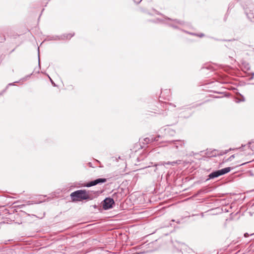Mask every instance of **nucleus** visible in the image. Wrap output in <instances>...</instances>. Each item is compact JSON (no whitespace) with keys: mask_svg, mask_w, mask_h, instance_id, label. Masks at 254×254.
Masks as SVG:
<instances>
[{"mask_svg":"<svg viewBox=\"0 0 254 254\" xmlns=\"http://www.w3.org/2000/svg\"><path fill=\"white\" fill-rule=\"evenodd\" d=\"M71 198L73 201H80L83 200L92 199L90 192L85 190H78L72 192Z\"/></svg>","mask_w":254,"mask_h":254,"instance_id":"obj_1","label":"nucleus"},{"mask_svg":"<svg viewBox=\"0 0 254 254\" xmlns=\"http://www.w3.org/2000/svg\"><path fill=\"white\" fill-rule=\"evenodd\" d=\"M231 171L230 167H226L221 170H219L210 173L209 175V179L217 178L220 176L224 175Z\"/></svg>","mask_w":254,"mask_h":254,"instance_id":"obj_2","label":"nucleus"},{"mask_svg":"<svg viewBox=\"0 0 254 254\" xmlns=\"http://www.w3.org/2000/svg\"><path fill=\"white\" fill-rule=\"evenodd\" d=\"M114 203L113 199L111 198H106L104 200L103 207L105 210L109 209L113 207Z\"/></svg>","mask_w":254,"mask_h":254,"instance_id":"obj_3","label":"nucleus"},{"mask_svg":"<svg viewBox=\"0 0 254 254\" xmlns=\"http://www.w3.org/2000/svg\"><path fill=\"white\" fill-rule=\"evenodd\" d=\"M107 181L106 179L104 178H99L95 180L91 181L90 182L87 183L85 186L87 187H90L92 186H95L100 183H104Z\"/></svg>","mask_w":254,"mask_h":254,"instance_id":"obj_4","label":"nucleus"},{"mask_svg":"<svg viewBox=\"0 0 254 254\" xmlns=\"http://www.w3.org/2000/svg\"><path fill=\"white\" fill-rule=\"evenodd\" d=\"M175 147L178 149L180 148H182L185 146V142L184 141H179L177 143H175Z\"/></svg>","mask_w":254,"mask_h":254,"instance_id":"obj_5","label":"nucleus"},{"mask_svg":"<svg viewBox=\"0 0 254 254\" xmlns=\"http://www.w3.org/2000/svg\"><path fill=\"white\" fill-rule=\"evenodd\" d=\"M180 162H181L180 160H177V161H173V162H169H169H164V163H162V164L163 165H171L172 166H174L175 164H180Z\"/></svg>","mask_w":254,"mask_h":254,"instance_id":"obj_6","label":"nucleus"},{"mask_svg":"<svg viewBox=\"0 0 254 254\" xmlns=\"http://www.w3.org/2000/svg\"><path fill=\"white\" fill-rule=\"evenodd\" d=\"M73 35H74L73 34H69L67 35L66 37V38L70 39L73 36Z\"/></svg>","mask_w":254,"mask_h":254,"instance_id":"obj_7","label":"nucleus"},{"mask_svg":"<svg viewBox=\"0 0 254 254\" xmlns=\"http://www.w3.org/2000/svg\"><path fill=\"white\" fill-rule=\"evenodd\" d=\"M234 157H235V155H232L229 158L228 160L231 161L233 158H234Z\"/></svg>","mask_w":254,"mask_h":254,"instance_id":"obj_8","label":"nucleus"},{"mask_svg":"<svg viewBox=\"0 0 254 254\" xmlns=\"http://www.w3.org/2000/svg\"><path fill=\"white\" fill-rule=\"evenodd\" d=\"M216 156V153H213L212 155H210V157Z\"/></svg>","mask_w":254,"mask_h":254,"instance_id":"obj_9","label":"nucleus"},{"mask_svg":"<svg viewBox=\"0 0 254 254\" xmlns=\"http://www.w3.org/2000/svg\"><path fill=\"white\" fill-rule=\"evenodd\" d=\"M173 142V141H168V143H171Z\"/></svg>","mask_w":254,"mask_h":254,"instance_id":"obj_10","label":"nucleus"},{"mask_svg":"<svg viewBox=\"0 0 254 254\" xmlns=\"http://www.w3.org/2000/svg\"><path fill=\"white\" fill-rule=\"evenodd\" d=\"M248 234L247 233L245 234V235H245V237H247V236H248Z\"/></svg>","mask_w":254,"mask_h":254,"instance_id":"obj_11","label":"nucleus"},{"mask_svg":"<svg viewBox=\"0 0 254 254\" xmlns=\"http://www.w3.org/2000/svg\"><path fill=\"white\" fill-rule=\"evenodd\" d=\"M248 234L247 233L245 234V235H245V237H247V236H248Z\"/></svg>","mask_w":254,"mask_h":254,"instance_id":"obj_12","label":"nucleus"},{"mask_svg":"<svg viewBox=\"0 0 254 254\" xmlns=\"http://www.w3.org/2000/svg\"><path fill=\"white\" fill-rule=\"evenodd\" d=\"M251 21H254V19L251 18Z\"/></svg>","mask_w":254,"mask_h":254,"instance_id":"obj_13","label":"nucleus"},{"mask_svg":"<svg viewBox=\"0 0 254 254\" xmlns=\"http://www.w3.org/2000/svg\"><path fill=\"white\" fill-rule=\"evenodd\" d=\"M203 34H201L199 36L202 37V36H203Z\"/></svg>","mask_w":254,"mask_h":254,"instance_id":"obj_14","label":"nucleus"}]
</instances>
